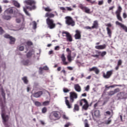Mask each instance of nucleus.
<instances>
[{
    "mask_svg": "<svg viewBox=\"0 0 127 127\" xmlns=\"http://www.w3.org/2000/svg\"><path fill=\"white\" fill-rule=\"evenodd\" d=\"M0 106L1 107V117L3 121V124L5 126V122H7L8 121V116L5 115L4 114V107L5 106L4 104H3V103H2V101L1 100V98L0 97Z\"/></svg>",
    "mask_w": 127,
    "mask_h": 127,
    "instance_id": "obj_1",
    "label": "nucleus"
},
{
    "mask_svg": "<svg viewBox=\"0 0 127 127\" xmlns=\"http://www.w3.org/2000/svg\"><path fill=\"white\" fill-rule=\"evenodd\" d=\"M95 53L96 55H92L91 56L94 58H96L98 60L103 59L107 55V52L106 51L101 52L99 50H95Z\"/></svg>",
    "mask_w": 127,
    "mask_h": 127,
    "instance_id": "obj_2",
    "label": "nucleus"
},
{
    "mask_svg": "<svg viewBox=\"0 0 127 127\" xmlns=\"http://www.w3.org/2000/svg\"><path fill=\"white\" fill-rule=\"evenodd\" d=\"M25 3L28 5L30 6H27V8L30 9V10H33L36 9V2L34 0H26Z\"/></svg>",
    "mask_w": 127,
    "mask_h": 127,
    "instance_id": "obj_3",
    "label": "nucleus"
},
{
    "mask_svg": "<svg viewBox=\"0 0 127 127\" xmlns=\"http://www.w3.org/2000/svg\"><path fill=\"white\" fill-rule=\"evenodd\" d=\"M50 119L52 121H56L61 119V113L59 111H53L50 115Z\"/></svg>",
    "mask_w": 127,
    "mask_h": 127,
    "instance_id": "obj_4",
    "label": "nucleus"
},
{
    "mask_svg": "<svg viewBox=\"0 0 127 127\" xmlns=\"http://www.w3.org/2000/svg\"><path fill=\"white\" fill-rule=\"evenodd\" d=\"M46 23L48 28L50 29H54L56 27V24L54 23V20L52 19L49 18H47Z\"/></svg>",
    "mask_w": 127,
    "mask_h": 127,
    "instance_id": "obj_5",
    "label": "nucleus"
},
{
    "mask_svg": "<svg viewBox=\"0 0 127 127\" xmlns=\"http://www.w3.org/2000/svg\"><path fill=\"white\" fill-rule=\"evenodd\" d=\"M83 103H84L85 104L83 106ZM79 105L81 106H83L82 109L83 110H84V111H87L89 108V103L86 99H82L80 100L79 101Z\"/></svg>",
    "mask_w": 127,
    "mask_h": 127,
    "instance_id": "obj_6",
    "label": "nucleus"
},
{
    "mask_svg": "<svg viewBox=\"0 0 127 127\" xmlns=\"http://www.w3.org/2000/svg\"><path fill=\"white\" fill-rule=\"evenodd\" d=\"M65 23L67 25H70V26H75V21L73 20V18L70 16L65 17Z\"/></svg>",
    "mask_w": 127,
    "mask_h": 127,
    "instance_id": "obj_7",
    "label": "nucleus"
},
{
    "mask_svg": "<svg viewBox=\"0 0 127 127\" xmlns=\"http://www.w3.org/2000/svg\"><path fill=\"white\" fill-rule=\"evenodd\" d=\"M122 10H123V8H122L121 6H119L118 10L116 12V14L118 20H119V21H121V22H123V18H122V16H121V12H122Z\"/></svg>",
    "mask_w": 127,
    "mask_h": 127,
    "instance_id": "obj_8",
    "label": "nucleus"
},
{
    "mask_svg": "<svg viewBox=\"0 0 127 127\" xmlns=\"http://www.w3.org/2000/svg\"><path fill=\"white\" fill-rule=\"evenodd\" d=\"M79 7L80 8V9L83 10L85 13H87L88 14H91V13H92V12H91V9H90V8H89L88 7L84 6V5L82 4H80L79 5Z\"/></svg>",
    "mask_w": 127,
    "mask_h": 127,
    "instance_id": "obj_9",
    "label": "nucleus"
},
{
    "mask_svg": "<svg viewBox=\"0 0 127 127\" xmlns=\"http://www.w3.org/2000/svg\"><path fill=\"white\" fill-rule=\"evenodd\" d=\"M4 37L7 39H9V44H14L15 43V41L16 40L15 38L7 34L4 35Z\"/></svg>",
    "mask_w": 127,
    "mask_h": 127,
    "instance_id": "obj_10",
    "label": "nucleus"
},
{
    "mask_svg": "<svg viewBox=\"0 0 127 127\" xmlns=\"http://www.w3.org/2000/svg\"><path fill=\"white\" fill-rule=\"evenodd\" d=\"M69 98L70 103H73L75 99H78V94L75 92H71L69 93Z\"/></svg>",
    "mask_w": 127,
    "mask_h": 127,
    "instance_id": "obj_11",
    "label": "nucleus"
},
{
    "mask_svg": "<svg viewBox=\"0 0 127 127\" xmlns=\"http://www.w3.org/2000/svg\"><path fill=\"white\" fill-rule=\"evenodd\" d=\"M113 72H114V70H111L107 71L106 73L105 72H103V78H104V79H110L112 75H113Z\"/></svg>",
    "mask_w": 127,
    "mask_h": 127,
    "instance_id": "obj_12",
    "label": "nucleus"
},
{
    "mask_svg": "<svg viewBox=\"0 0 127 127\" xmlns=\"http://www.w3.org/2000/svg\"><path fill=\"white\" fill-rule=\"evenodd\" d=\"M66 52L67 53V59L68 61V62H69V63H70V62H72V56H71V54H72V51H71L70 50V49L69 48H67L66 50Z\"/></svg>",
    "mask_w": 127,
    "mask_h": 127,
    "instance_id": "obj_13",
    "label": "nucleus"
},
{
    "mask_svg": "<svg viewBox=\"0 0 127 127\" xmlns=\"http://www.w3.org/2000/svg\"><path fill=\"white\" fill-rule=\"evenodd\" d=\"M63 34H65L66 37V41H69V42H72L73 41V38L70 34L68 32H63Z\"/></svg>",
    "mask_w": 127,
    "mask_h": 127,
    "instance_id": "obj_14",
    "label": "nucleus"
},
{
    "mask_svg": "<svg viewBox=\"0 0 127 127\" xmlns=\"http://www.w3.org/2000/svg\"><path fill=\"white\" fill-rule=\"evenodd\" d=\"M107 27L106 28V30L107 31V34L109 35V37H112V30L110 29V27H112V24L111 23L105 24Z\"/></svg>",
    "mask_w": 127,
    "mask_h": 127,
    "instance_id": "obj_15",
    "label": "nucleus"
},
{
    "mask_svg": "<svg viewBox=\"0 0 127 127\" xmlns=\"http://www.w3.org/2000/svg\"><path fill=\"white\" fill-rule=\"evenodd\" d=\"M81 32L79 30H75V34L74 35L75 39L79 40L81 39L82 35H81Z\"/></svg>",
    "mask_w": 127,
    "mask_h": 127,
    "instance_id": "obj_16",
    "label": "nucleus"
},
{
    "mask_svg": "<svg viewBox=\"0 0 127 127\" xmlns=\"http://www.w3.org/2000/svg\"><path fill=\"white\" fill-rule=\"evenodd\" d=\"M116 25H119L124 30H125V32H127V26L125 25L124 24H122V23H120L118 21H117L116 22Z\"/></svg>",
    "mask_w": 127,
    "mask_h": 127,
    "instance_id": "obj_17",
    "label": "nucleus"
},
{
    "mask_svg": "<svg viewBox=\"0 0 127 127\" xmlns=\"http://www.w3.org/2000/svg\"><path fill=\"white\" fill-rule=\"evenodd\" d=\"M61 59L63 62V65H68L69 63L68 62H66V57H65V55L63 54L61 56Z\"/></svg>",
    "mask_w": 127,
    "mask_h": 127,
    "instance_id": "obj_18",
    "label": "nucleus"
},
{
    "mask_svg": "<svg viewBox=\"0 0 127 127\" xmlns=\"http://www.w3.org/2000/svg\"><path fill=\"white\" fill-rule=\"evenodd\" d=\"M42 95H43V92L42 91H40L34 93L33 94V96L34 98H40Z\"/></svg>",
    "mask_w": 127,
    "mask_h": 127,
    "instance_id": "obj_19",
    "label": "nucleus"
},
{
    "mask_svg": "<svg viewBox=\"0 0 127 127\" xmlns=\"http://www.w3.org/2000/svg\"><path fill=\"white\" fill-rule=\"evenodd\" d=\"M22 64L23 65H24V66H28L29 65H31V62L28 59L27 60H23L22 62Z\"/></svg>",
    "mask_w": 127,
    "mask_h": 127,
    "instance_id": "obj_20",
    "label": "nucleus"
},
{
    "mask_svg": "<svg viewBox=\"0 0 127 127\" xmlns=\"http://www.w3.org/2000/svg\"><path fill=\"white\" fill-rule=\"evenodd\" d=\"M92 29H98L99 28V23L97 20L93 21V25L92 26Z\"/></svg>",
    "mask_w": 127,
    "mask_h": 127,
    "instance_id": "obj_21",
    "label": "nucleus"
},
{
    "mask_svg": "<svg viewBox=\"0 0 127 127\" xmlns=\"http://www.w3.org/2000/svg\"><path fill=\"white\" fill-rule=\"evenodd\" d=\"M55 16V15L54 14L48 12L45 14V17H48V18H53Z\"/></svg>",
    "mask_w": 127,
    "mask_h": 127,
    "instance_id": "obj_22",
    "label": "nucleus"
},
{
    "mask_svg": "<svg viewBox=\"0 0 127 127\" xmlns=\"http://www.w3.org/2000/svg\"><path fill=\"white\" fill-rule=\"evenodd\" d=\"M106 47V45L104 44L103 45L96 46L95 48L96 49H98V50H102L103 49H105Z\"/></svg>",
    "mask_w": 127,
    "mask_h": 127,
    "instance_id": "obj_23",
    "label": "nucleus"
},
{
    "mask_svg": "<svg viewBox=\"0 0 127 127\" xmlns=\"http://www.w3.org/2000/svg\"><path fill=\"white\" fill-rule=\"evenodd\" d=\"M74 89L76 92H80L81 91V86L78 84H74Z\"/></svg>",
    "mask_w": 127,
    "mask_h": 127,
    "instance_id": "obj_24",
    "label": "nucleus"
},
{
    "mask_svg": "<svg viewBox=\"0 0 127 127\" xmlns=\"http://www.w3.org/2000/svg\"><path fill=\"white\" fill-rule=\"evenodd\" d=\"M65 103L68 109H72V103H71V102L70 103L69 100H65Z\"/></svg>",
    "mask_w": 127,
    "mask_h": 127,
    "instance_id": "obj_25",
    "label": "nucleus"
},
{
    "mask_svg": "<svg viewBox=\"0 0 127 127\" xmlns=\"http://www.w3.org/2000/svg\"><path fill=\"white\" fill-rule=\"evenodd\" d=\"M93 114L96 118H100V117H101V114H100L99 110H94Z\"/></svg>",
    "mask_w": 127,
    "mask_h": 127,
    "instance_id": "obj_26",
    "label": "nucleus"
},
{
    "mask_svg": "<svg viewBox=\"0 0 127 127\" xmlns=\"http://www.w3.org/2000/svg\"><path fill=\"white\" fill-rule=\"evenodd\" d=\"M1 96H2L3 98L4 99V103H5V93H4V90L2 86H1L0 88Z\"/></svg>",
    "mask_w": 127,
    "mask_h": 127,
    "instance_id": "obj_27",
    "label": "nucleus"
},
{
    "mask_svg": "<svg viewBox=\"0 0 127 127\" xmlns=\"http://www.w3.org/2000/svg\"><path fill=\"white\" fill-rule=\"evenodd\" d=\"M31 100L36 107H41V106H42V104L41 102H39L38 101H35L32 98H31Z\"/></svg>",
    "mask_w": 127,
    "mask_h": 127,
    "instance_id": "obj_28",
    "label": "nucleus"
},
{
    "mask_svg": "<svg viewBox=\"0 0 127 127\" xmlns=\"http://www.w3.org/2000/svg\"><path fill=\"white\" fill-rule=\"evenodd\" d=\"M117 97L119 99H124L125 98V93L124 92H120L117 94Z\"/></svg>",
    "mask_w": 127,
    "mask_h": 127,
    "instance_id": "obj_29",
    "label": "nucleus"
},
{
    "mask_svg": "<svg viewBox=\"0 0 127 127\" xmlns=\"http://www.w3.org/2000/svg\"><path fill=\"white\" fill-rule=\"evenodd\" d=\"M80 110V107L78 104H75L73 108V112H78Z\"/></svg>",
    "mask_w": 127,
    "mask_h": 127,
    "instance_id": "obj_30",
    "label": "nucleus"
},
{
    "mask_svg": "<svg viewBox=\"0 0 127 127\" xmlns=\"http://www.w3.org/2000/svg\"><path fill=\"white\" fill-rule=\"evenodd\" d=\"M4 13H9V14H12L13 13V10L12 8L8 9L4 11Z\"/></svg>",
    "mask_w": 127,
    "mask_h": 127,
    "instance_id": "obj_31",
    "label": "nucleus"
},
{
    "mask_svg": "<svg viewBox=\"0 0 127 127\" xmlns=\"http://www.w3.org/2000/svg\"><path fill=\"white\" fill-rule=\"evenodd\" d=\"M2 18L5 20H10L11 16L9 15H3L2 16Z\"/></svg>",
    "mask_w": 127,
    "mask_h": 127,
    "instance_id": "obj_32",
    "label": "nucleus"
},
{
    "mask_svg": "<svg viewBox=\"0 0 127 127\" xmlns=\"http://www.w3.org/2000/svg\"><path fill=\"white\" fill-rule=\"evenodd\" d=\"M22 81H23L24 84H26L27 85L28 84V79H27V77L26 76H24L22 78Z\"/></svg>",
    "mask_w": 127,
    "mask_h": 127,
    "instance_id": "obj_33",
    "label": "nucleus"
},
{
    "mask_svg": "<svg viewBox=\"0 0 127 127\" xmlns=\"http://www.w3.org/2000/svg\"><path fill=\"white\" fill-rule=\"evenodd\" d=\"M13 3L14 5L16 6V7H18V8L20 7V5L19 4V3H18L17 1L15 0H13Z\"/></svg>",
    "mask_w": 127,
    "mask_h": 127,
    "instance_id": "obj_34",
    "label": "nucleus"
},
{
    "mask_svg": "<svg viewBox=\"0 0 127 127\" xmlns=\"http://www.w3.org/2000/svg\"><path fill=\"white\" fill-rule=\"evenodd\" d=\"M17 49L19 51H23L24 50V47L23 46H19L17 47Z\"/></svg>",
    "mask_w": 127,
    "mask_h": 127,
    "instance_id": "obj_35",
    "label": "nucleus"
},
{
    "mask_svg": "<svg viewBox=\"0 0 127 127\" xmlns=\"http://www.w3.org/2000/svg\"><path fill=\"white\" fill-rule=\"evenodd\" d=\"M32 56V52L29 51L27 54H26V57L27 58H30Z\"/></svg>",
    "mask_w": 127,
    "mask_h": 127,
    "instance_id": "obj_36",
    "label": "nucleus"
},
{
    "mask_svg": "<svg viewBox=\"0 0 127 127\" xmlns=\"http://www.w3.org/2000/svg\"><path fill=\"white\" fill-rule=\"evenodd\" d=\"M115 92L114 91H110L108 92V95L109 96H113V95H115Z\"/></svg>",
    "mask_w": 127,
    "mask_h": 127,
    "instance_id": "obj_37",
    "label": "nucleus"
},
{
    "mask_svg": "<svg viewBox=\"0 0 127 127\" xmlns=\"http://www.w3.org/2000/svg\"><path fill=\"white\" fill-rule=\"evenodd\" d=\"M84 90L86 92H89L90 90V85H88L86 87H84Z\"/></svg>",
    "mask_w": 127,
    "mask_h": 127,
    "instance_id": "obj_38",
    "label": "nucleus"
},
{
    "mask_svg": "<svg viewBox=\"0 0 127 127\" xmlns=\"http://www.w3.org/2000/svg\"><path fill=\"white\" fill-rule=\"evenodd\" d=\"M112 123V120H111L110 118L109 119L105 121V124L106 125H110Z\"/></svg>",
    "mask_w": 127,
    "mask_h": 127,
    "instance_id": "obj_39",
    "label": "nucleus"
},
{
    "mask_svg": "<svg viewBox=\"0 0 127 127\" xmlns=\"http://www.w3.org/2000/svg\"><path fill=\"white\" fill-rule=\"evenodd\" d=\"M26 44L28 46H31L33 45V43H32V42L28 41L26 42Z\"/></svg>",
    "mask_w": 127,
    "mask_h": 127,
    "instance_id": "obj_40",
    "label": "nucleus"
},
{
    "mask_svg": "<svg viewBox=\"0 0 127 127\" xmlns=\"http://www.w3.org/2000/svg\"><path fill=\"white\" fill-rule=\"evenodd\" d=\"M45 11H48V12H50V11H52V9H51L49 7H47L45 8Z\"/></svg>",
    "mask_w": 127,
    "mask_h": 127,
    "instance_id": "obj_41",
    "label": "nucleus"
},
{
    "mask_svg": "<svg viewBox=\"0 0 127 127\" xmlns=\"http://www.w3.org/2000/svg\"><path fill=\"white\" fill-rule=\"evenodd\" d=\"M85 122L84 123V127H90V125L88 124V120H85Z\"/></svg>",
    "mask_w": 127,
    "mask_h": 127,
    "instance_id": "obj_42",
    "label": "nucleus"
},
{
    "mask_svg": "<svg viewBox=\"0 0 127 127\" xmlns=\"http://www.w3.org/2000/svg\"><path fill=\"white\" fill-rule=\"evenodd\" d=\"M33 27L34 29H36L37 26V24L36 23V22L33 21Z\"/></svg>",
    "mask_w": 127,
    "mask_h": 127,
    "instance_id": "obj_43",
    "label": "nucleus"
},
{
    "mask_svg": "<svg viewBox=\"0 0 127 127\" xmlns=\"http://www.w3.org/2000/svg\"><path fill=\"white\" fill-rule=\"evenodd\" d=\"M46 112H47V108H46V107H44L42 110V113L43 114H45Z\"/></svg>",
    "mask_w": 127,
    "mask_h": 127,
    "instance_id": "obj_44",
    "label": "nucleus"
},
{
    "mask_svg": "<svg viewBox=\"0 0 127 127\" xmlns=\"http://www.w3.org/2000/svg\"><path fill=\"white\" fill-rule=\"evenodd\" d=\"M50 102L48 101H45L43 103V106H48L49 105Z\"/></svg>",
    "mask_w": 127,
    "mask_h": 127,
    "instance_id": "obj_45",
    "label": "nucleus"
},
{
    "mask_svg": "<svg viewBox=\"0 0 127 127\" xmlns=\"http://www.w3.org/2000/svg\"><path fill=\"white\" fill-rule=\"evenodd\" d=\"M4 33V30L2 29V27H0V35L3 34Z\"/></svg>",
    "mask_w": 127,
    "mask_h": 127,
    "instance_id": "obj_46",
    "label": "nucleus"
},
{
    "mask_svg": "<svg viewBox=\"0 0 127 127\" xmlns=\"http://www.w3.org/2000/svg\"><path fill=\"white\" fill-rule=\"evenodd\" d=\"M23 10H24L25 13H26V14L27 15H28L29 16H30V14H29V13H28V11H27V10H26V9L25 8H23Z\"/></svg>",
    "mask_w": 127,
    "mask_h": 127,
    "instance_id": "obj_47",
    "label": "nucleus"
},
{
    "mask_svg": "<svg viewBox=\"0 0 127 127\" xmlns=\"http://www.w3.org/2000/svg\"><path fill=\"white\" fill-rule=\"evenodd\" d=\"M63 91L64 92V93H68V92H70V90L68 89V88H64L63 89Z\"/></svg>",
    "mask_w": 127,
    "mask_h": 127,
    "instance_id": "obj_48",
    "label": "nucleus"
},
{
    "mask_svg": "<svg viewBox=\"0 0 127 127\" xmlns=\"http://www.w3.org/2000/svg\"><path fill=\"white\" fill-rule=\"evenodd\" d=\"M86 1H87L88 2H90L92 4H94V3L96 2V1H93L92 0H86Z\"/></svg>",
    "mask_w": 127,
    "mask_h": 127,
    "instance_id": "obj_49",
    "label": "nucleus"
},
{
    "mask_svg": "<svg viewBox=\"0 0 127 127\" xmlns=\"http://www.w3.org/2000/svg\"><path fill=\"white\" fill-rule=\"evenodd\" d=\"M94 72L96 74H97V75H98V74H99L100 73V70H99V69H98L97 67H96Z\"/></svg>",
    "mask_w": 127,
    "mask_h": 127,
    "instance_id": "obj_50",
    "label": "nucleus"
},
{
    "mask_svg": "<svg viewBox=\"0 0 127 127\" xmlns=\"http://www.w3.org/2000/svg\"><path fill=\"white\" fill-rule=\"evenodd\" d=\"M65 8L67 11H72V10H73V8L70 7H66Z\"/></svg>",
    "mask_w": 127,
    "mask_h": 127,
    "instance_id": "obj_51",
    "label": "nucleus"
},
{
    "mask_svg": "<svg viewBox=\"0 0 127 127\" xmlns=\"http://www.w3.org/2000/svg\"><path fill=\"white\" fill-rule=\"evenodd\" d=\"M123 63V62L122 61V60H119L118 62V65L121 66Z\"/></svg>",
    "mask_w": 127,
    "mask_h": 127,
    "instance_id": "obj_52",
    "label": "nucleus"
},
{
    "mask_svg": "<svg viewBox=\"0 0 127 127\" xmlns=\"http://www.w3.org/2000/svg\"><path fill=\"white\" fill-rule=\"evenodd\" d=\"M120 88H116L114 90V91H113L114 92V93L116 94L117 93H119V92H120Z\"/></svg>",
    "mask_w": 127,
    "mask_h": 127,
    "instance_id": "obj_53",
    "label": "nucleus"
},
{
    "mask_svg": "<svg viewBox=\"0 0 127 127\" xmlns=\"http://www.w3.org/2000/svg\"><path fill=\"white\" fill-rule=\"evenodd\" d=\"M96 68V67H93L91 68H89V71L90 72H92V71H95V70Z\"/></svg>",
    "mask_w": 127,
    "mask_h": 127,
    "instance_id": "obj_54",
    "label": "nucleus"
},
{
    "mask_svg": "<svg viewBox=\"0 0 127 127\" xmlns=\"http://www.w3.org/2000/svg\"><path fill=\"white\" fill-rule=\"evenodd\" d=\"M43 70H45V71H48L49 70V68L47 66H45L43 67Z\"/></svg>",
    "mask_w": 127,
    "mask_h": 127,
    "instance_id": "obj_55",
    "label": "nucleus"
},
{
    "mask_svg": "<svg viewBox=\"0 0 127 127\" xmlns=\"http://www.w3.org/2000/svg\"><path fill=\"white\" fill-rule=\"evenodd\" d=\"M123 18H124V19L127 18V13H126V12L123 13Z\"/></svg>",
    "mask_w": 127,
    "mask_h": 127,
    "instance_id": "obj_56",
    "label": "nucleus"
},
{
    "mask_svg": "<svg viewBox=\"0 0 127 127\" xmlns=\"http://www.w3.org/2000/svg\"><path fill=\"white\" fill-rule=\"evenodd\" d=\"M104 3V0H101L98 1V4L99 5H102Z\"/></svg>",
    "mask_w": 127,
    "mask_h": 127,
    "instance_id": "obj_57",
    "label": "nucleus"
},
{
    "mask_svg": "<svg viewBox=\"0 0 127 127\" xmlns=\"http://www.w3.org/2000/svg\"><path fill=\"white\" fill-rule=\"evenodd\" d=\"M59 49H60V47L59 46H56L55 47V50H56V51H58V50H59Z\"/></svg>",
    "mask_w": 127,
    "mask_h": 127,
    "instance_id": "obj_58",
    "label": "nucleus"
},
{
    "mask_svg": "<svg viewBox=\"0 0 127 127\" xmlns=\"http://www.w3.org/2000/svg\"><path fill=\"white\" fill-rule=\"evenodd\" d=\"M85 29H93V28H92V26L91 27H90L89 26H86L85 27Z\"/></svg>",
    "mask_w": 127,
    "mask_h": 127,
    "instance_id": "obj_59",
    "label": "nucleus"
},
{
    "mask_svg": "<svg viewBox=\"0 0 127 127\" xmlns=\"http://www.w3.org/2000/svg\"><path fill=\"white\" fill-rule=\"evenodd\" d=\"M63 118L64 120H68V118H67V116H66L65 115H63Z\"/></svg>",
    "mask_w": 127,
    "mask_h": 127,
    "instance_id": "obj_60",
    "label": "nucleus"
},
{
    "mask_svg": "<svg viewBox=\"0 0 127 127\" xmlns=\"http://www.w3.org/2000/svg\"><path fill=\"white\" fill-rule=\"evenodd\" d=\"M16 21L17 23H20V21H21L20 19L17 18L16 19Z\"/></svg>",
    "mask_w": 127,
    "mask_h": 127,
    "instance_id": "obj_61",
    "label": "nucleus"
},
{
    "mask_svg": "<svg viewBox=\"0 0 127 127\" xmlns=\"http://www.w3.org/2000/svg\"><path fill=\"white\" fill-rule=\"evenodd\" d=\"M70 125V124L69 123H66V125H64V127H69Z\"/></svg>",
    "mask_w": 127,
    "mask_h": 127,
    "instance_id": "obj_62",
    "label": "nucleus"
},
{
    "mask_svg": "<svg viewBox=\"0 0 127 127\" xmlns=\"http://www.w3.org/2000/svg\"><path fill=\"white\" fill-rule=\"evenodd\" d=\"M67 68L68 69V70H70V71L73 70V67L71 66H67Z\"/></svg>",
    "mask_w": 127,
    "mask_h": 127,
    "instance_id": "obj_63",
    "label": "nucleus"
},
{
    "mask_svg": "<svg viewBox=\"0 0 127 127\" xmlns=\"http://www.w3.org/2000/svg\"><path fill=\"white\" fill-rule=\"evenodd\" d=\"M43 70H44L43 67H40L39 68V71H40V73H42V71H43Z\"/></svg>",
    "mask_w": 127,
    "mask_h": 127,
    "instance_id": "obj_64",
    "label": "nucleus"
}]
</instances>
